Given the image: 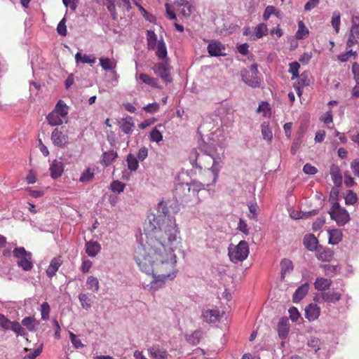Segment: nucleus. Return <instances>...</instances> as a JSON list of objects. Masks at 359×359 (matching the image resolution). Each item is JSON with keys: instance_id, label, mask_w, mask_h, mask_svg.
<instances>
[{"instance_id": "1", "label": "nucleus", "mask_w": 359, "mask_h": 359, "mask_svg": "<svg viewBox=\"0 0 359 359\" xmlns=\"http://www.w3.org/2000/svg\"><path fill=\"white\" fill-rule=\"evenodd\" d=\"M148 220L144 237H141L135 249L134 259L141 271L153 276L147 287L156 292L177 276L175 250L181 238L175 219L168 215L165 202L158 203L156 212L150 214Z\"/></svg>"}, {"instance_id": "2", "label": "nucleus", "mask_w": 359, "mask_h": 359, "mask_svg": "<svg viewBox=\"0 0 359 359\" xmlns=\"http://www.w3.org/2000/svg\"><path fill=\"white\" fill-rule=\"evenodd\" d=\"M224 152V147L219 144L208 146L203 153L196 156V164L199 168L211 170L213 175V183L216 182L218 173L222 166Z\"/></svg>"}, {"instance_id": "3", "label": "nucleus", "mask_w": 359, "mask_h": 359, "mask_svg": "<svg viewBox=\"0 0 359 359\" xmlns=\"http://www.w3.org/2000/svg\"><path fill=\"white\" fill-rule=\"evenodd\" d=\"M69 107L65 102L60 100L54 109L46 116L48 124L51 126H57L68 122Z\"/></svg>"}, {"instance_id": "4", "label": "nucleus", "mask_w": 359, "mask_h": 359, "mask_svg": "<svg viewBox=\"0 0 359 359\" xmlns=\"http://www.w3.org/2000/svg\"><path fill=\"white\" fill-rule=\"evenodd\" d=\"M250 253L248 243L243 240L237 245H229L228 248V255L231 262L238 263L243 262L247 259Z\"/></svg>"}, {"instance_id": "5", "label": "nucleus", "mask_w": 359, "mask_h": 359, "mask_svg": "<svg viewBox=\"0 0 359 359\" xmlns=\"http://www.w3.org/2000/svg\"><path fill=\"white\" fill-rule=\"evenodd\" d=\"M13 254L17 259L18 266L24 271H28L33 268L32 253L27 252L23 247L15 248Z\"/></svg>"}, {"instance_id": "6", "label": "nucleus", "mask_w": 359, "mask_h": 359, "mask_svg": "<svg viewBox=\"0 0 359 359\" xmlns=\"http://www.w3.org/2000/svg\"><path fill=\"white\" fill-rule=\"evenodd\" d=\"M258 69L256 64L252 65L249 69L241 72L242 81L252 88H258L260 86V79L257 76Z\"/></svg>"}, {"instance_id": "7", "label": "nucleus", "mask_w": 359, "mask_h": 359, "mask_svg": "<svg viewBox=\"0 0 359 359\" xmlns=\"http://www.w3.org/2000/svg\"><path fill=\"white\" fill-rule=\"evenodd\" d=\"M329 214L339 226H344L350 220L348 212L345 209L340 208L337 202L333 203Z\"/></svg>"}, {"instance_id": "8", "label": "nucleus", "mask_w": 359, "mask_h": 359, "mask_svg": "<svg viewBox=\"0 0 359 359\" xmlns=\"http://www.w3.org/2000/svg\"><path fill=\"white\" fill-rule=\"evenodd\" d=\"M189 189V202L194 201L196 203L201 202V198L198 197V193L205 189V186L208 187L209 184H203L200 182L193 180L188 183Z\"/></svg>"}, {"instance_id": "9", "label": "nucleus", "mask_w": 359, "mask_h": 359, "mask_svg": "<svg viewBox=\"0 0 359 359\" xmlns=\"http://www.w3.org/2000/svg\"><path fill=\"white\" fill-rule=\"evenodd\" d=\"M163 61V62L156 64L153 67L152 69L156 75L159 76L163 80V81L168 83L172 80L170 77L168 60Z\"/></svg>"}, {"instance_id": "10", "label": "nucleus", "mask_w": 359, "mask_h": 359, "mask_svg": "<svg viewBox=\"0 0 359 359\" xmlns=\"http://www.w3.org/2000/svg\"><path fill=\"white\" fill-rule=\"evenodd\" d=\"M189 189L188 182L177 184L173 192L176 200L182 203H188Z\"/></svg>"}, {"instance_id": "11", "label": "nucleus", "mask_w": 359, "mask_h": 359, "mask_svg": "<svg viewBox=\"0 0 359 359\" xmlns=\"http://www.w3.org/2000/svg\"><path fill=\"white\" fill-rule=\"evenodd\" d=\"M353 25L351 27L348 39L347 40L346 46L347 48H351L355 44L358 43L359 39V26L356 25L357 22L359 23V18L355 17L352 20Z\"/></svg>"}, {"instance_id": "12", "label": "nucleus", "mask_w": 359, "mask_h": 359, "mask_svg": "<svg viewBox=\"0 0 359 359\" xmlns=\"http://www.w3.org/2000/svg\"><path fill=\"white\" fill-rule=\"evenodd\" d=\"M51 141L55 146L65 147L68 143V137L58 128H55L51 133Z\"/></svg>"}, {"instance_id": "13", "label": "nucleus", "mask_w": 359, "mask_h": 359, "mask_svg": "<svg viewBox=\"0 0 359 359\" xmlns=\"http://www.w3.org/2000/svg\"><path fill=\"white\" fill-rule=\"evenodd\" d=\"M174 4L184 18H189L192 13L194 6L187 0H175Z\"/></svg>"}, {"instance_id": "14", "label": "nucleus", "mask_w": 359, "mask_h": 359, "mask_svg": "<svg viewBox=\"0 0 359 359\" xmlns=\"http://www.w3.org/2000/svg\"><path fill=\"white\" fill-rule=\"evenodd\" d=\"M208 52L211 56L218 57L226 55L225 46L218 41H211L208 46Z\"/></svg>"}, {"instance_id": "15", "label": "nucleus", "mask_w": 359, "mask_h": 359, "mask_svg": "<svg viewBox=\"0 0 359 359\" xmlns=\"http://www.w3.org/2000/svg\"><path fill=\"white\" fill-rule=\"evenodd\" d=\"M221 313L217 309H203L201 313V318L208 323H215L219 320Z\"/></svg>"}, {"instance_id": "16", "label": "nucleus", "mask_w": 359, "mask_h": 359, "mask_svg": "<svg viewBox=\"0 0 359 359\" xmlns=\"http://www.w3.org/2000/svg\"><path fill=\"white\" fill-rule=\"evenodd\" d=\"M118 125L122 132L126 135L132 134L135 127L133 118L130 116L121 118L118 121Z\"/></svg>"}, {"instance_id": "17", "label": "nucleus", "mask_w": 359, "mask_h": 359, "mask_svg": "<svg viewBox=\"0 0 359 359\" xmlns=\"http://www.w3.org/2000/svg\"><path fill=\"white\" fill-rule=\"evenodd\" d=\"M148 353L151 359H167L168 351L158 345H154L147 349Z\"/></svg>"}, {"instance_id": "18", "label": "nucleus", "mask_w": 359, "mask_h": 359, "mask_svg": "<svg viewBox=\"0 0 359 359\" xmlns=\"http://www.w3.org/2000/svg\"><path fill=\"white\" fill-rule=\"evenodd\" d=\"M64 163L57 159L53 160L50 164V174L52 178L55 179L62 175L64 172Z\"/></svg>"}, {"instance_id": "19", "label": "nucleus", "mask_w": 359, "mask_h": 359, "mask_svg": "<svg viewBox=\"0 0 359 359\" xmlns=\"http://www.w3.org/2000/svg\"><path fill=\"white\" fill-rule=\"evenodd\" d=\"M278 333L280 339L287 338L290 330V323L287 318H281L278 323Z\"/></svg>"}, {"instance_id": "20", "label": "nucleus", "mask_w": 359, "mask_h": 359, "mask_svg": "<svg viewBox=\"0 0 359 359\" xmlns=\"http://www.w3.org/2000/svg\"><path fill=\"white\" fill-rule=\"evenodd\" d=\"M320 313V309L315 304H309L305 309V317L309 321L316 320Z\"/></svg>"}, {"instance_id": "21", "label": "nucleus", "mask_w": 359, "mask_h": 359, "mask_svg": "<svg viewBox=\"0 0 359 359\" xmlns=\"http://www.w3.org/2000/svg\"><path fill=\"white\" fill-rule=\"evenodd\" d=\"M317 297L323 302L334 304L341 299V294L337 292H323Z\"/></svg>"}, {"instance_id": "22", "label": "nucleus", "mask_w": 359, "mask_h": 359, "mask_svg": "<svg viewBox=\"0 0 359 359\" xmlns=\"http://www.w3.org/2000/svg\"><path fill=\"white\" fill-rule=\"evenodd\" d=\"M309 290V284L305 283L299 286L292 296L294 303H299L306 295Z\"/></svg>"}, {"instance_id": "23", "label": "nucleus", "mask_w": 359, "mask_h": 359, "mask_svg": "<svg viewBox=\"0 0 359 359\" xmlns=\"http://www.w3.org/2000/svg\"><path fill=\"white\" fill-rule=\"evenodd\" d=\"M86 252L88 256L94 257H95L101 250L100 245L95 241H87L85 245Z\"/></svg>"}, {"instance_id": "24", "label": "nucleus", "mask_w": 359, "mask_h": 359, "mask_svg": "<svg viewBox=\"0 0 359 359\" xmlns=\"http://www.w3.org/2000/svg\"><path fill=\"white\" fill-rule=\"evenodd\" d=\"M62 263V262L60 257L53 258L50 261V264L46 269V272L47 276L49 278L53 277L56 274V272L58 271Z\"/></svg>"}, {"instance_id": "25", "label": "nucleus", "mask_w": 359, "mask_h": 359, "mask_svg": "<svg viewBox=\"0 0 359 359\" xmlns=\"http://www.w3.org/2000/svg\"><path fill=\"white\" fill-rule=\"evenodd\" d=\"M330 173L334 185L337 187L341 186L342 184V175L339 166L337 165H332Z\"/></svg>"}, {"instance_id": "26", "label": "nucleus", "mask_w": 359, "mask_h": 359, "mask_svg": "<svg viewBox=\"0 0 359 359\" xmlns=\"http://www.w3.org/2000/svg\"><path fill=\"white\" fill-rule=\"evenodd\" d=\"M156 55L158 58L161 60H169L167 57L168 51L166 45L163 40V39H160L158 41L157 45L156 46Z\"/></svg>"}, {"instance_id": "27", "label": "nucleus", "mask_w": 359, "mask_h": 359, "mask_svg": "<svg viewBox=\"0 0 359 359\" xmlns=\"http://www.w3.org/2000/svg\"><path fill=\"white\" fill-rule=\"evenodd\" d=\"M136 79L141 80L145 84L150 86L154 88H160L158 84V80L156 78L151 77V76L147 74H140L137 73L135 75Z\"/></svg>"}, {"instance_id": "28", "label": "nucleus", "mask_w": 359, "mask_h": 359, "mask_svg": "<svg viewBox=\"0 0 359 359\" xmlns=\"http://www.w3.org/2000/svg\"><path fill=\"white\" fill-rule=\"evenodd\" d=\"M318 239L313 234H306L304 238V245L310 251L316 250L318 249Z\"/></svg>"}, {"instance_id": "29", "label": "nucleus", "mask_w": 359, "mask_h": 359, "mask_svg": "<svg viewBox=\"0 0 359 359\" xmlns=\"http://www.w3.org/2000/svg\"><path fill=\"white\" fill-rule=\"evenodd\" d=\"M100 65L101 67L105 71H111L112 73H115V69L116 67V61L111 60L108 57H100L99 59Z\"/></svg>"}, {"instance_id": "30", "label": "nucleus", "mask_w": 359, "mask_h": 359, "mask_svg": "<svg viewBox=\"0 0 359 359\" xmlns=\"http://www.w3.org/2000/svg\"><path fill=\"white\" fill-rule=\"evenodd\" d=\"M333 257V252L330 249L321 247L316 250V257L322 262H330Z\"/></svg>"}, {"instance_id": "31", "label": "nucleus", "mask_w": 359, "mask_h": 359, "mask_svg": "<svg viewBox=\"0 0 359 359\" xmlns=\"http://www.w3.org/2000/svg\"><path fill=\"white\" fill-rule=\"evenodd\" d=\"M22 325L25 327L29 332H35L39 325V322L34 317L28 316L22 320Z\"/></svg>"}, {"instance_id": "32", "label": "nucleus", "mask_w": 359, "mask_h": 359, "mask_svg": "<svg viewBox=\"0 0 359 359\" xmlns=\"http://www.w3.org/2000/svg\"><path fill=\"white\" fill-rule=\"evenodd\" d=\"M268 33V27L267 25L264 23H259L255 28V33L251 34L250 38L251 40H257L259 39L264 36L266 35Z\"/></svg>"}, {"instance_id": "33", "label": "nucleus", "mask_w": 359, "mask_h": 359, "mask_svg": "<svg viewBox=\"0 0 359 359\" xmlns=\"http://www.w3.org/2000/svg\"><path fill=\"white\" fill-rule=\"evenodd\" d=\"M280 277L283 280L285 277L293 271V264L291 260L283 259L280 262Z\"/></svg>"}, {"instance_id": "34", "label": "nucleus", "mask_w": 359, "mask_h": 359, "mask_svg": "<svg viewBox=\"0 0 359 359\" xmlns=\"http://www.w3.org/2000/svg\"><path fill=\"white\" fill-rule=\"evenodd\" d=\"M261 133L262 137L268 142H271L273 139V132L270 127L269 122L264 121L261 124Z\"/></svg>"}, {"instance_id": "35", "label": "nucleus", "mask_w": 359, "mask_h": 359, "mask_svg": "<svg viewBox=\"0 0 359 359\" xmlns=\"http://www.w3.org/2000/svg\"><path fill=\"white\" fill-rule=\"evenodd\" d=\"M75 60L76 63L81 62L93 65L96 62V57L93 54L82 55L81 53L78 52L75 55Z\"/></svg>"}, {"instance_id": "36", "label": "nucleus", "mask_w": 359, "mask_h": 359, "mask_svg": "<svg viewBox=\"0 0 359 359\" xmlns=\"http://www.w3.org/2000/svg\"><path fill=\"white\" fill-rule=\"evenodd\" d=\"M329 236V243L332 245L338 244L342 238V233L339 229H331L327 231Z\"/></svg>"}, {"instance_id": "37", "label": "nucleus", "mask_w": 359, "mask_h": 359, "mask_svg": "<svg viewBox=\"0 0 359 359\" xmlns=\"http://www.w3.org/2000/svg\"><path fill=\"white\" fill-rule=\"evenodd\" d=\"M332 284V280L325 278H317L314 283L315 289L317 290H325L328 289Z\"/></svg>"}, {"instance_id": "38", "label": "nucleus", "mask_w": 359, "mask_h": 359, "mask_svg": "<svg viewBox=\"0 0 359 359\" xmlns=\"http://www.w3.org/2000/svg\"><path fill=\"white\" fill-rule=\"evenodd\" d=\"M95 1L100 4L106 6L108 11L110 12L113 19L116 18V7H115V1L116 0H95Z\"/></svg>"}, {"instance_id": "39", "label": "nucleus", "mask_w": 359, "mask_h": 359, "mask_svg": "<svg viewBox=\"0 0 359 359\" xmlns=\"http://www.w3.org/2000/svg\"><path fill=\"white\" fill-rule=\"evenodd\" d=\"M147 41L148 48L149 50H155L159 40L157 39V36L153 30H148L147 32Z\"/></svg>"}, {"instance_id": "40", "label": "nucleus", "mask_w": 359, "mask_h": 359, "mask_svg": "<svg viewBox=\"0 0 359 359\" xmlns=\"http://www.w3.org/2000/svg\"><path fill=\"white\" fill-rule=\"evenodd\" d=\"M117 153L113 150L104 152L102 155L101 163L104 166H108L117 158Z\"/></svg>"}, {"instance_id": "41", "label": "nucleus", "mask_w": 359, "mask_h": 359, "mask_svg": "<svg viewBox=\"0 0 359 359\" xmlns=\"http://www.w3.org/2000/svg\"><path fill=\"white\" fill-rule=\"evenodd\" d=\"M78 298L80 302L81 306L83 309H85L86 311H88L89 309H90L92 301L88 294L80 293L79 294Z\"/></svg>"}, {"instance_id": "42", "label": "nucleus", "mask_w": 359, "mask_h": 359, "mask_svg": "<svg viewBox=\"0 0 359 359\" xmlns=\"http://www.w3.org/2000/svg\"><path fill=\"white\" fill-rule=\"evenodd\" d=\"M86 285L88 290L97 292L100 289V283L98 279L95 276H89L86 280Z\"/></svg>"}, {"instance_id": "43", "label": "nucleus", "mask_w": 359, "mask_h": 359, "mask_svg": "<svg viewBox=\"0 0 359 359\" xmlns=\"http://www.w3.org/2000/svg\"><path fill=\"white\" fill-rule=\"evenodd\" d=\"M309 34V29L304 25L302 21L298 22V30L295 34V37L297 39H302L306 37Z\"/></svg>"}, {"instance_id": "44", "label": "nucleus", "mask_w": 359, "mask_h": 359, "mask_svg": "<svg viewBox=\"0 0 359 359\" xmlns=\"http://www.w3.org/2000/svg\"><path fill=\"white\" fill-rule=\"evenodd\" d=\"M128 168L131 171H136L139 168L137 158L133 154H129L126 158Z\"/></svg>"}, {"instance_id": "45", "label": "nucleus", "mask_w": 359, "mask_h": 359, "mask_svg": "<svg viewBox=\"0 0 359 359\" xmlns=\"http://www.w3.org/2000/svg\"><path fill=\"white\" fill-rule=\"evenodd\" d=\"M94 175V169L88 168L82 172L79 180L81 182H89L93 179Z\"/></svg>"}, {"instance_id": "46", "label": "nucleus", "mask_w": 359, "mask_h": 359, "mask_svg": "<svg viewBox=\"0 0 359 359\" xmlns=\"http://www.w3.org/2000/svg\"><path fill=\"white\" fill-rule=\"evenodd\" d=\"M158 127H161V126H158ZM149 137L151 142H154L156 143H159L163 140L162 133L158 129V126H156L151 130Z\"/></svg>"}, {"instance_id": "47", "label": "nucleus", "mask_w": 359, "mask_h": 359, "mask_svg": "<svg viewBox=\"0 0 359 359\" xmlns=\"http://www.w3.org/2000/svg\"><path fill=\"white\" fill-rule=\"evenodd\" d=\"M203 336V333L201 330H196L190 335L187 337V341L194 345L198 344Z\"/></svg>"}, {"instance_id": "48", "label": "nucleus", "mask_w": 359, "mask_h": 359, "mask_svg": "<svg viewBox=\"0 0 359 359\" xmlns=\"http://www.w3.org/2000/svg\"><path fill=\"white\" fill-rule=\"evenodd\" d=\"M331 23L335 32L338 33L340 29V13L339 11L333 12Z\"/></svg>"}, {"instance_id": "49", "label": "nucleus", "mask_w": 359, "mask_h": 359, "mask_svg": "<svg viewBox=\"0 0 359 359\" xmlns=\"http://www.w3.org/2000/svg\"><path fill=\"white\" fill-rule=\"evenodd\" d=\"M10 329L18 335L25 336L27 334L25 329L22 327V323L20 324L18 322H11Z\"/></svg>"}, {"instance_id": "50", "label": "nucleus", "mask_w": 359, "mask_h": 359, "mask_svg": "<svg viewBox=\"0 0 359 359\" xmlns=\"http://www.w3.org/2000/svg\"><path fill=\"white\" fill-rule=\"evenodd\" d=\"M41 319L43 320H46L49 318L50 316V307L49 304L47 302H43L41 305Z\"/></svg>"}, {"instance_id": "51", "label": "nucleus", "mask_w": 359, "mask_h": 359, "mask_svg": "<svg viewBox=\"0 0 359 359\" xmlns=\"http://www.w3.org/2000/svg\"><path fill=\"white\" fill-rule=\"evenodd\" d=\"M110 187L114 192L120 194L124 191L126 184L120 181L115 180L111 182Z\"/></svg>"}, {"instance_id": "52", "label": "nucleus", "mask_w": 359, "mask_h": 359, "mask_svg": "<svg viewBox=\"0 0 359 359\" xmlns=\"http://www.w3.org/2000/svg\"><path fill=\"white\" fill-rule=\"evenodd\" d=\"M257 112L262 113L265 117L269 116L271 115L269 104L267 102H262L257 108Z\"/></svg>"}, {"instance_id": "53", "label": "nucleus", "mask_w": 359, "mask_h": 359, "mask_svg": "<svg viewBox=\"0 0 359 359\" xmlns=\"http://www.w3.org/2000/svg\"><path fill=\"white\" fill-rule=\"evenodd\" d=\"M69 338L73 346L75 348H81L84 346V344L81 342V341L78 338V337L72 332L69 333Z\"/></svg>"}, {"instance_id": "54", "label": "nucleus", "mask_w": 359, "mask_h": 359, "mask_svg": "<svg viewBox=\"0 0 359 359\" xmlns=\"http://www.w3.org/2000/svg\"><path fill=\"white\" fill-rule=\"evenodd\" d=\"M300 65L297 62H293L290 64L289 72L292 74V79H297L299 77V69Z\"/></svg>"}, {"instance_id": "55", "label": "nucleus", "mask_w": 359, "mask_h": 359, "mask_svg": "<svg viewBox=\"0 0 359 359\" xmlns=\"http://www.w3.org/2000/svg\"><path fill=\"white\" fill-rule=\"evenodd\" d=\"M356 56L357 53L355 51H353L352 49H350L346 53H341L337 56V59L342 62L348 61L351 56Z\"/></svg>"}, {"instance_id": "56", "label": "nucleus", "mask_w": 359, "mask_h": 359, "mask_svg": "<svg viewBox=\"0 0 359 359\" xmlns=\"http://www.w3.org/2000/svg\"><path fill=\"white\" fill-rule=\"evenodd\" d=\"M65 22H66V18H63L59 22L57 27V31L58 34L63 36H66L67 33Z\"/></svg>"}, {"instance_id": "57", "label": "nucleus", "mask_w": 359, "mask_h": 359, "mask_svg": "<svg viewBox=\"0 0 359 359\" xmlns=\"http://www.w3.org/2000/svg\"><path fill=\"white\" fill-rule=\"evenodd\" d=\"M237 229L243 233L245 236L249 234V229L245 220L240 219L238 223Z\"/></svg>"}, {"instance_id": "58", "label": "nucleus", "mask_w": 359, "mask_h": 359, "mask_svg": "<svg viewBox=\"0 0 359 359\" xmlns=\"http://www.w3.org/2000/svg\"><path fill=\"white\" fill-rule=\"evenodd\" d=\"M248 209H249V215L248 217L251 219H256L257 217V212H258V205L255 204H250L248 205Z\"/></svg>"}, {"instance_id": "59", "label": "nucleus", "mask_w": 359, "mask_h": 359, "mask_svg": "<svg viewBox=\"0 0 359 359\" xmlns=\"http://www.w3.org/2000/svg\"><path fill=\"white\" fill-rule=\"evenodd\" d=\"M320 341L319 339L311 337L308 340V346L314 348L315 352H317L320 349Z\"/></svg>"}, {"instance_id": "60", "label": "nucleus", "mask_w": 359, "mask_h": 359, "mask_svg": "<svg viewBox=\"0 0 359 359\" xmlns=\"http://www.w3.org/2000/svg\"><path fill=\"white\" fill-rule=\"evenodd\" d=\"M345 201L346 204L353 205L357 201V196L353 191H348L345 197Z\"/></svg>"}, {"instance_id": "61", "label": "nucleus", "mask_w": 359, "mask_h": 359, "mask_svg": "<svg viewBox=\"0 0 359 359\" xmlns=\"http://www.w3.org/2000/svg\"><path fill=\"white\" fill-rule=\"evenodd\" d=\"M143 109L147 112L154 114L159 109V104L157 102H153L147 104L143 107Z\"/></svg>"}, {"instance_id": "62", "label": "nucleus", "mask_w": 359, "mask_h": 359, "mask_svg": "<svg viewBox=\"0 0 359 359\" xmlns=\"http://www.w3.org/2000/svg\"><path fill=\"white\" fill-rule=\"evenodd\" d=\"M297 83L302 86H309L310 83V79L309 78L308 74L304 72L302 73L300 76H299V79Z\"/></svg>"}, {"instance_id": "63", "label": "nucleus", "mask_w": 359, "mask_h": 359, "mask_svg": "<svg viewBox=\"0 0 359 359\" xmlns=\"http://www.w3.org/2000/svg\"><path fill=\"white\" fill-rule=\"evenodd\" d=\"M323 268L325 274L328 276H334L337 273L338 269L337 266H333L330 264L323 265Z\"/></svg>"}, {"instance_id": "64", "label": "nucleus", "mask_w": 359, "mask_h": 359, "mask_svg": "<svg viewBox=\"0 0 359 359\" xmlns=\"http://www.w3.org/2000/svg\"><path fill=\"white\" fill-rule=\"evenodd\" d=\"M42 349H43V344H41L39 345V346L37 348L34 350V351H32V353L28 354L25 358V359H35L36 357H37L38 355H39L41 354V353L42 352Z\"/></svg>"}]
</instances>
